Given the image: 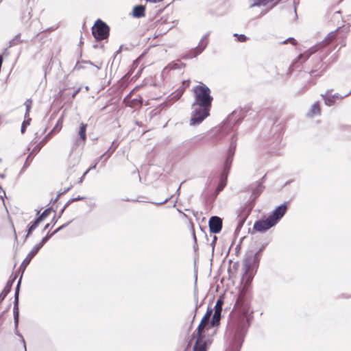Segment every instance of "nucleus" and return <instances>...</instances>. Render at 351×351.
Returning a JSON list of instances; mask_svg holds the SVG:
<instances>
[{
    "mask_svg": "<svg viewBox=\"0 0 351 351\" xmlns=\"http://www.w3.org/2000/svg\"><path fill=\"white\" fill-rule=\"evenodd\" d=\"M193 93L190 125H197L209 116L213 97L210 95V89L202 82L193 88Z\"/></svg>",
    "mask_w": 351,
    "mask_h": 351,
    "instance_id": "1",
    "label": "nucleus"
},
{
    "mask_svg": "<svg viewBox=\"0 0 351 351\" xmlns=\"http://www.w3.org/2000/svg\"><path fill=\"white\" fill-rule=\"evenodd\" d=\"M247 330V319L244 316L233 315L228 322L226 335L231 340L232 351H239Z\"/></svg>",
    "mask_w": 351,
    "mask_h": 351,
    "instance_id": "2",
    "label": "nucleus"
},
{
    "mask_svg": "<svg viewBox=\"0 0 351 351\" xmlns=\"http://www.w3.org/2000/svg\"><path fill=\"white\" fill-rule=\"evenodd\" d=\"M287 210V206L286 203L280 204L274 210L272 213L269 215L266 219L256 221L253 226V228L259 232L267 231L280 221L285 215Z\"/></svg>",
    "mask_w": 351,
    "mask_h": 351,
    "instance_id": "3",
    "label": "nucleus"
},
{
    "mask_svg": "<svg viewBox=\"0 0 351 351\" xmlns=\"http://www.w3.org/2000/svg\"><path fill=\"white\" fill-rule=\"evenodd\" d=\"M259 259L256 254H250L245 256L243 260L244 273L242 276V280L245 284H250L256 271L258 265Z\"/></svg>",
    "mask_w": 351,
    "mask_h": 351,
    "instance_id": "4",
    "label": "nucleus"
},
{
    "mask_svg": "<svg viewBox=\"0 0 351 351\" xmlns=\"http://www.w3.org/2000/svg\"><path fill=\"white\" fill-rule=\"evenodd\" d=\"M110 28L108 25L100 19L97 20L92 27V34L95 39L104 40L108 37Z\"/></svg>",
    "mask_w": 351,
    "mask_h": 351,
    "instance_id": "5",
    "label": "nucleus"
},
{
    "mask_svg": "<svg viewBox=\"0 0 351 351\" xmlns=\"http://www.w3.org/2000/svg\"><path fill=\"white\" fill-rule=\"evenodd\" d=\"M210 34V32H207L199 40L197 46L190 51H189L186 55L185 58L191 59L193 58H196L197 56L201 54L203 51L206 49L208 44V37Z\"/></svg>",
    "mask_w": 351,
    "mask_h": 351,
    "instance_id": "6",
    "label": "nucleus"
},
{
    "mask_svg": "<svg viewBox=\"0 0 351 351\" xmlns=\"http://www.w3.org/2000/svg\"><path fill=\"white\" fill-rule=\"evenodd\" d=\"M223 304V301L221 298L217 300L215 306V312L210 322L212 327L217 326L219 324Z\"/></svg>",
    "mask_w": 351,
    "mask_h": 351,
    "instance_id": "7",
    "label": "nucleus"
},
{
    "mask_svg": "<svg viewBox=\"0 0 351 351\" xmlns=\"http://www.w3.org/2000/svg\"><path fill=\"white\" fill-rule=\"evenodd\" d=\"M210 231L212 233H219L222 228V220L219 217L213 216L208 221Z\"/></svg>",
    "mask_w": 351,
    "mask_h": 351,
    "instance_id": "8",
    "label": "nucleus"
},
{
    "mask_svg": "<svg viewBox=\"0 0 351 351\" xmlns=\"http://www.w3.org/2000/svg\"><path fill=\"white\" fill-rule=\"evenodd\" d=\"M213 313V309L210 308H208L207 311L202 317L197 328V334H203V330L208 325L209 320L210 318V316Z\"/></svg>",
    "mask_w": 351,
    "mask_h": 351,
    "instance_id": "9",
    "label": "nucleus"
},
{
    "mask_svg": "<svg viewBox=\"0 0 351 351\" xmlns=\"http://www.w3.org/2000/svg\"><path fill=\"white\" fill-rule=\"evenodd\" d=\"M197 339L193 348L194 351H206V344L204 341L203 334H197Z\"/></svg>",
    "mask_w": 351,
    "mask_h": 351,
    "instance_id": "10",
    "label": "nucleus"
},
{
    "mask_svg": "<svg viewBox=\"0 0 351 351\" xmlns=\"http://www.w3.org/2000/svg\"><path fill=\"white\" fill-rule=\"evenodd\" d=\"M14 280H15V278H13L12 279H10L7 282L5 287H4L2 292L0 293V303L5 299V298L7 296L8 293L10 291L11 288L14 282Z\"/></svg>",
    "mask_w": 351,
    "mask_h": 351,
    "instance_id": "11",
    "label": "nucleus"
},
{
    "mask_svg": "<svg viewBox=\"0 0 351 351\" xmlns=\"http://www.w3.org/2000/svg\"><path fill=\"white\" fill-rule=\"evenodd\" d=\"M118 146L119 143H117L116 141H112L111 146L103 155L100 156V158L106 157V159L104 160V162H106L112 156V154L114 153V152L116 150Z\"/></svg>",
    "mask_w": 351,
    "mask_h": 351,
    "instance_id": "12",
    "label": "nucleus"
},
{
    "mask_svg": "<svg viewBox=\"0 0 351 351\" xmlns=\"http://www.w3.org/2000/svg\"><path fill=\"white\" fill-rule=\"evenodd\" d=\"M326 66L322 62L321 60H319L317 66L313 69L311 71V75L315 74V76H319L325 71Z\"/></svg>",
    "mask_w": 351,
    "mask_h": 351,
    "instance_id": "13",
    "label": "nucleus"
},
{
    "mask_svg": "<svg viewBox=\"0 0 351 351\" xmlns=\"http://www.w3.org/2000/svg\"><path fill=\"white\" fill-rule=\"evenodd\" d=\"M322 97L324 100L325 104L328 106H332L335 102L330 90H327L325 93L322 94Z\"/></svg>",
    "mask_w": 351,
    "mask_h": 351,
    "instance_id": "14",
    "label": "nucleus"
},
{
    "mask_svg": "<svg viewBox=\"0 0 351 351\" xmlns=\"http://www.w3.org/2000/svg\"><path fill=\"white\" fill-rule=\"evenodd\" d=\"M145 6L142 5H136L133 9V16L135 18H141L145 16Z\"/></svg>",
    "mask_w": 351,
    "mask_h": 351,
    "instance_id": "15",
    "label": "nucleus"
},
{
    "mask_svg": "<svg viewBox=\"0 0 351 351\" xmlns=\"http://www.w3.org/2000/svg\"><path fill=\"white\" fill-rule=\"evenodd\" d=\"M320 114V108L319 102L314 103L309 112L307 113L308 117H313Z\"/></svg>",
    "mask_w": 351,
    "mask_h": 351,
    "instance_id": "16",
    "label": "nucleus"
},
{
    "mask_svg": "<svg viewBox=\"0 0 351 351\" xmlns=\"http://www.w3.org/2000/svg\"><path fill=\"white\" fill-rule=\"evenodd\" d=\"M265 176H264L261 178V181L258 182L256 187L252 189V195L254 196V198H256L263 191L264 186H263V183L265 180Z\"/></svg>",
    "mask_w": 351,
    "mask_h": 351,
    "instance_id": "17",
    "label": "nucleus"
},
{
    "mask_svg": "<svg viewBox=\"0 0 351 351\" xmlns=\"http://www.w3.org/2000/svg\"><path fill=\"white\" fill-rule=\"evenodd\" d=\"M36 254V253L31 250L22 262L20 268L23 269V270H25Z\"/></svg>",
    "mask_w": 351,
    "mask_h": 351,
    "instance_id": "18",
    "label": "nucleus"
},
{
    "mask_svg": "<svg viewBox=\"0 0 351 351\" xmlns=\"http://www.w3.org/2000/svg\"><path fill=\"white\" fill-rule=\"evenodd\" d=\"M51 132H49L47 134V136L36 145L35 146L32 151L37 154L40 152L42 147L47 143V141L51 138Z\"/></svg>",
    "mask_w": 351,
    "mask_h": 351,
    "instance_id": "19",
    "label": "nucleus"
},
{
    "mask_svg": "<svg viewBox=\"0 0 351 351\" xmlns=\"http://www.w3.org/2000/svg\"><path fill=\"white\" fill-rule=\"evenodd\" d=\"M228 173H223L221 180L217 186L216 193L218 194L221 192L226 185V180H227Z\"/></svg>",
    "mask_w": 351,
    "mask_h": 351,
    "instance_id": "20",
    "label": "nucleus"
},
{
    "mask_svg": "<svg viewBox=\"0 0 351 351\" xmlns=\"http://www.w3.org/2000/svg\"><path fill=\"white\" fill-rule=\"evenodd\" d=\"M13 314H14V326L16 328H18L19 317V302H14Z\"/></svg>",
    "mask_w": 351,
    "mask_h": 351,
    "instance_id": "21",
    "label": "nucleus"
},
{
    "mask_svg": "<svg viewBox=\"0 0 351 351\" xmlns=\"http://www.w3.org/2000/svg\"><path fill=\"white\" fill-rule=\"evenodd\" d=\"M317 50V47L315 46L310 49L309 50L305 51L304 53H301L299 55L298 58L302 59L304 58V60H306L313 53H315Z\"/></svg>",
    "mask_w": 351,
    "mask_h": 351,
    "instance_id": "22",
    "label": "nucleus"
},
{
    "mask_svg": "<svg viewBox=\"0 0 351 351\" xmlns=\"http://www.w3.org/2000/svg\"><path fill=\"white\" fill-rule=\"evenodd\" d=\"M182 95V90H177L173 93L171 95L169 96L167 102L172 104L176 101H178L181 97Z\"/></svg>",
    "mask_w": 351,
    "mask_h": 351,
    "instance_id": "23",
    "label": "nucleus"
},
{
    "mask_svg": "<svg viewBox=\"0 0 351 351\" xmlns=\"http://www.w3.org/2000/svg\"><path fill=\"white\" fill-rule=\"evenodd\" d=\"M271 0H250V7L266 6Z\"/></svg>",
    "mask_w": 351,
    "mask_h": 351,
    "instance_id": "24",
    "label": "nucleus"
},
{
    "mask_svg": "<svg viewBox=\"0 0 351 351\" xmlns=\"http://www.w3.org/2000/svg\"><path fill=\"white\" fill-rule=\"evenodd\" d=\"M233 156H234V155H231L229 154H227V157H226V162L224 164V170H223V173H228V171L230 168V166H231V164L232 162Z\"/></svg>",
    "mask_w": 351,
    "mask_h": 351,
    "instance_id": "25",
    "label": "nucleus"
},
{
    "mask_svg": "<svg viewBox=\"0 0 351 351\" xmlns=\"http://www.w3.org/2000/svg\"><path fill=\"white\" fill-rule=\"evenodd\" d=\"M87 124L82 123L80 124V130L78 132V134L80 138L84 142L86 140V131Z\"/></svg>",
    "mask_w": 351,
    "mask_h": 351,
    "instance_id": "26",
    "label": "nucleus"
},
{
    "mask_svg": "<svg viewBox=\"0 0 351 351\" xmlns=\"http://www.w3.org/2000/svg\"><path fill=\"white\" fill-rule=\"evenodd\" d=\"M237 137L236 136H233L231 139V142H230V147H229V149H228V154H231V155H234V152H235V149H236V147H237Z\"/></svg>",
    "mask_w": 351,
    "mask_h": 351,
    "instance_id": "27",
    "label": "nucleus"
},
{
    "mask_svg": "<svg viewBox=\"0 0 351 351\" xmlns=\"http://www.w3.org/2000/svg\"><path fill=\"white\" fill-rule=\"evenodd\" d=\"M21 43L22 40L21 39V34L19 33L9 42V47L18 45Z\"/></svg>",
    "mask_w": 351,
    "mask_h": 351,
    "instance_id": "28",
    "label": "nucleus"
},
{
    "mask_svg": "<svg viewBox=\"0 0 351 351\" xmlns=\"http://www.w3.org/2000/svg\"><path fill=\"white\" fill-rule=\"evenodd\" d=\"M62 122L63 117L62 116L61 117L59 118L56 125L53 127V130L50 132H51L52 134L53 132H59L62 129Z\"/></svg>",
    "mask_w": 351,
    "mask_h": 351,
    "instance_id": "29",
    "label": "nucleus"
},
{
    "mask_svg": "<svg viewBox=\"0 0 351 351\" xmlns=\"http://www.w3.org/2000/svg\"><path fill=\"white\" fill-rule=\"evenodd\" d=\"M36 154H35L32 150V152H30V154H29V156H27L25 162V164H24V166L23 167V169H25L26 167H27L30 163H31V161L33 158V157L36 155Z\"/></svg>",
    "mask_w": 351,
    "mask_h": 351,
    "instance_id": "30",
    "label": "nucleus"
},
{
    "mask_svg": "<svg viewBox=\"0 0 351 351\" xmlns=\"http://www.w3.org/2000/svg\"><path fill=\"white\" fill-rule=\"evenodd\" d=\"M335 32H330L328 34L327 37L325 38L324 45L329 44L332 40L335 39Z\"/></svg>",
    "mask_w": 351,
    "mask_h": 351,
    "instance_id": "31",
    "label": "nucleus"
},
{
    "mask_svg": "<svg viewBox=\"0 0 351 351\" xmlns=\"http://www.w3.org/2000/svg\"><path fill=\"white\" fill-rule=\"evenodd\" d=\"M21 282V278L18 281L16 287L15 289L14 302H19V289H20Z\"/></svg>",
    "mask_w": 351,
    "mask_h": 351,
    "instance_id": "32",
    "label": "nucleus"
},
{
    "mask_svg": "<svg viewBox=\"0 0 351 351\" xmlns=\"http://www.w3.org/2000/svg\"><path fill=\"white\" fill-rule=\"evenodd\" d=\"M233 36L234 37H237L238 41L241 42V43L245 42L247 40V37L244 34H239L235 33V34H234Z\"/></svg>",
    "mask_w": 351,
    "mask_h": 351,
    "instance_id": "33",
    "label": "nucleus"
},
{
    "mask_svg": "<svg viewBox=\"0 0 351 351\" xmlns=\"http://www.w3.org/2000/svg\"><path fill=\"white\" fill-rule=\"evenodd\" d=\"M32 100L30 99H28L25 101V106L26 107V112H25V116L29 113V110H30V108H31V106H32Z\"/></svg>",
    "mask_w": 351,
    "mask_h": 351,
    "instance_id": "34",
    "label": "nucleus"
},
{
    "mask_svg": "<svg viewBox=\"0 0 351 351\" xmlns=\"http://www.w3.org/2000/svg\"><path fill=\"white\" fill-rule=\"evenodd\" d=\"M44 245V244L40 241L38 243L35 245L34 247L32 249V251H33L34 253L37 254L40 249Z\"/></svg>",
    "mask_w": 351,
    "mask_h": 351,
    "instance_id": "35",
    "label": "nucleus"
},
{
    "mask_svg": "<svg viewBox=\"0 0 351 351\" xmlns=\"http://www.w3.org/2000/svg\"><path fill=\"white\" fill-rule=\"evenodd\" d=\"M349 95H351V91L350 93L344 95H340L339 93H335V94H333L332 95V97L335 99V100H336V99H343L344 97H346Z\"/></svg>",
    "mask_w": 351,
    "mask_h": 351,
    "instance_id": "36",
    "label": "nucleus"
},
{
    "mask_svg": "<svg viewBox=\"0 0 351 351\" xmlns=\"http://www.w3.org/2000/svg\"><path fill=\"white\" fill-rule=\"evenodd\" d=\"M50 212L51 208H47L41 213V215L38 217H40L41 221H43L47 216L49 215Z\"/></svg>",
    "mask_w": 351,
    "mask_h": 351,
    "instance_id": "37",
    "label": "nucleus"
},
{
    "mask_svg": "<svg viewBox=\"0 0 351 351\" xmlns=\"http://www.w3.org/2000/svg\"><path fill=\"white\" fill-rule=\"evenodd\" d=\"M41 221V219H40V217H37L34 221H32L29 226H32L34 229H36L38 224L40 223Z\"/></svg>",
    "mask_w": 351,
    "mask_h": 351,
    "instance_id": "38",
    "label": "nucleus"
},
{
    "mask_svg": "<svg viewBox=\"0 0 351 351\" xmlns=\"http://www.w3.org/2000/svg\"><path fill=\"white\" fill-rule=\"evenodd\" d=\"M72 221V220L68 221L67 223L62 225L61 226H60L58 228H57L56 230H54L52 233L53 234V235L55 234H56L57 232H58L60 230H62L63 228H66L71 222Z\"/></svg>",
    "mask_w": 351,
    "mask_h": 351,
    "instance_id": "39",
    "label": "nucleus"
},
{
    "mask_svg": "<svg viewBox=\"0 0 351 351\" xmlns=\"http://www.w3.org/2000/svg\"><path fill=\"white\" fill-rule=\"evenodd\" d=\"M15 334L21 338V341L23 344L25 351H26V345H25V339H23V336L19 332L17 328H15Z\"/></svg>",
    "mask_w": 351,
    "mask_h": 351,
    "instance_id": "40",
    "label": "nucleus"
},
{
    "mask_svg": "<svg viewBox=\"0 0 351 351\" xmlns=\"http://www.w3.org/2000/svg\"><path fill=\"white\" fill-rule=\"evenodd\" d=\"M53 236V234L51 232V233H47V235L45 237H44L42 240L40 241L43 244H45V243H47V241L52 237Z\"/></svg>",
    "mask_w": 351,
    "mask_h": 351,
    "instance_id": "41",
    "label": "nucleus"
},
{
    "mask_svg": "<svg viewBox=\"0 0 351 351\" xmlns=\"http://www.w3.org/2000/svg\"><path fill=\"white\" fill-rule=\"evenodd\" d=\"M30 121H31V119H27L23 122L22 126H21V130L22 133H23L25 132V128L27 127V125H29Z\"/></svg>",
    "mask_w": 351,
    "mask_h": 351,
    "instance_id": "42",
    "label": "nucleus"
},
{
    "mask_svg": "<svg viewBox=\"0 0 351 351\" xmlns=\"http://www.w3.org/2000/svg\"><path fill=\"white\" fill-rule=\"evenodd\" d=\"M178 68H179V66H178V63H171L166 67V69H176Z\"/></svg>",
    "mask_w": 351,
    "mask_h": 351,
    "instance_id": "43",
    "label": "nucleus"
},
{
    "mask_svg": "<svg viewBox=\"0 0 351 351\" xmlns=\"http://www.w3.org/2000/svg\"><path fill=\"white\" fill-rule=\"evenodd\" d=\"M100 159H101L100 158H98V160H97V161L95 162V165H93V166H91L90 167H89V169H88L85 173H84V175H86L88 171H90V170H92V169H95V168H96V166H97V165L98 162L100 160Z\"/></svg>",
    "mask_w": 351,
    "mask_h": 351,
    "instance_id": "44",
    "label": "nucleus"
},
{
    "mask_svg": "<svg viewBox=\"0 0 351 351\" xmlns=\"http://www.w3.org/2000/svg\"><path fill=\"white\" fill-rule=\"evenodd\" d=\"M287 41L291 42V43L293 45H295L296 44L295 40L292 37H290V38H287V40H285V41H283V43H286Z\"/></svg>",
    "mask_w": 351,
    "mask_h": 351,
    "instance_id": "45",
    "label": "nucleus"
},
{
    "mask_svg": "<svg viewBox=\"0 0 351 351\" xmlns=\"http://www.w3.org/2000/svg\"><path fill=\"white\" fill-rule=\"evenodd\" d=\"M85 199L84 197L78 196V197H74V198H71V199H69V202L82 200V199Z\"/></svg>",
    "mask_w": 351,
    "mask_h": 351,
    "instance_id": "46",
    "label": "nucleus"
},
{
    "mask_svg": "<svg viewBox=\"0 0 351 351\" xmlns=\"http://www.w3.org/2000/svg\"><path fill=\"white\" fill-rule=\"evenodd\" d=\"M35 230L32 226H29L28 230H27V234L25 236V239L28 237V236L30 234V233Z\"/></svg>",
    "mask_w": 351,
    "mask_h": 351,
    "instance_id": "47",
    "label": "nucleus"
},
{
    "mask_svg": "<svg viewBox=\"0 0 351 351\" xmlns=\"http://www.w3.org/2000/svg\"><path fill=\"white\" fill-rule=\"evenodd\" d=\"M71 187V186H69V187H68L66 189H64V191H62V193H58L55 200H56L62 194H63V193L67 192L68 191H69Z\"/></svg>",
    "mask_w": 351,
    "mask_h": 351,
    "instance_id": "48",
    "label": "nucleus"
},
{
    "mask_svg": "<svg viewBox=\"0 0 351 351\" xmlns=\"http://www.w3.org/2000/svg\"><path fill=\"white\" fill-rule=\"evenodd\" d=\"M169 199H170V198H166L165 200L160 202H152V204H157V205H162L166 202H167L169 201Z\"/></svg>",
    "mask_w": 351,
    "mask_h": 351,
    "instance_id": "49",
    "label": "nucleus"
},
{
    "mask_svg": "<svg viewBox=\"0 0 351 351\" xmlns=\"http://www.w3.org/2000/svg\"><path fill=\"white\" fill-rule=\"evenodd\" d=\"M244 219H239V221L238 223V225H237V229H239L241 228V226H243V223H244Z\"/></svg>",
    "mask_w": 351,
    "mask_h": 351,
    "instance_id": "50",
    "label": "nucleus"
},
{
    "mask_svg": "<svg viewBox=\"0 0 351 351\" xmlns=\"http://www.w3.org/2000/svg\"><path fill=\"white\" fill-rule=\"evenodd\" d=\"M80 90L81 87H79L77 89H76L71 95L72 98H74L76 96V95L80 91Z\"/></svg>",
    "mask_w": 351,
    "mask_h": 351,
    "instance_id": "51",
    "label": "nucleus"
},
{
    "mask_svg": "<svg viewBox=\"0 0 351 351\" xmlns=\"http://www.w3.org/2000/svg\"><path fill=\"white\" fill-rule=\"evenodd\" d=\"M272 6H273V5L270 6V7H269V8H267V9L263 10L261 12V15H265V14L266 13H267V12H268V11H269L271 8H272Z\"/></svg>",
    "mask_w": 351,
    "mask_h": 351,
    "instance_id": "52",
    "label": "nucleus"
},
{
    "mask_svg": "<svg viewBox=\"0 0 351 351\" xmlns=\"http://www.w3.org/2000/svg\"><path fill=\"white\" fill-rule=\"evenodd\" d=\"M71 202H69V200L66 203V204L64 205V208L62 209L61 212H60V214L63 213L64 210L69 205V204L71 203Z\"/></svg>",
    "mask_w": 351,
    "mask_h": 351,
    "instance_id": "53",
    "label": "nucleus"
},
{
    "mask_svg": "<svg viewBox=\"0 0 351 351\" xmlns=\"http://www.w3.org/2000/svg\"><path fill=\"white\" fill-rule=\"evenodd\" d=\"M71 202H69V200L66 203V204L64 205V208L62 209L61 212H60V214L63 213L64 210L69 205V204L71 203Z\"/></svg>",
    "mask_w": 351,
    "mask_h": 351,
    "instance_id": "54",
    "label": "nucleus"
},
{
    "mask_svg": "<svg viewBox=\"0 0 351 351\" xmlns=\"http://www.w3.org/2000/svg\"><path fill=\"white\" fill-rule=\"evenodd\" d=\"M147 2H151V3H158V2H160V1H162L163 0H146Z\"/></svg>",
    "mask_w": 351,
    "mask_h": 351,
    "instance_id": "55",
    "label": "nucleus"
},
{
    "mask_svg": "<svg viewBox=\"0 0 351 351\" xmlns=\"http://www.w3.org/2000/svg\"><path fill=\"white\" fill-rule=\"evenodd\" d=\"M193 238L194 239L195 243H196L197 239H196V236H195L194 231H193Z\"/></svg>",
    "mask_w": 351,
    "mask_h": 351,
    "instance_id": "56",
    "label": "nucleus"
},
{
    "mask_svg": "<svg viewBox=\"0 0 351 351\" xmlns=\"http://www.w3.org/2000/svg\"><path fill=\"white\" fill-rule=\"evenodd\" d=\"M216 240H217V237H216V236H214V237H213V242H212V245H214V244H215V243Z\"/></svg>",
    "mask_w": 351,
    "mask_h": 351,
    "instance_id": "57",
    "label": "nucleus"
},
{
    "mask_svg": "<svg viewBox=\"0 0 351 351\" xmlns=\"http://www.w3.org/2000/svg\"><path fill=\"white\" fill-rule=\"evenodd\" d=\"M49 224H47V225L45 226L44 230H47V229L49 228Z\"/></svg>",
    "mask_w": 351,
    "mask_h": 351,
    "instance_id": "58",
    "label": "nucleus"
},
{
    "mask_svg": "<svg viewBox=\"0 0 351 351\" xmlns=\"http://www.w3.org/2000/svg\"><path fill=\"white\" fill-rule=\"evenodd\" d=\"M180 187H181V184L178 186V189H177V192H178V193H180Z\"/></svg>",
    "mask_w": 351,
    "mask_h": 351,
    "instance_id": "59",
    "label": "nucleus"
},
{
    "mask_svg": "<svg viewBox=\"0 0 351 351\" xmlns=\"http://www.w3.org/2000/svg\"><path fill=\"white\" fill-rule=\"evenodd\" d=\"M87 64H90V65H94V64H93V62H90V61H89V62H87Z\"/></svg>",
    "mask_w": 351,
    "mask_h": 351,
    "instance_id": "60",
    "label": "nucleus"
},
{
    "mask_svg": "<svg viewBox=\"0 0 351 351\" xmlns=\"http://www.w3.org/2000/svg\"><path fill=\"white\" fill-rule=\"evenodd\" d=\"M0 177L3 178L5 177V175L4 174H0Z\"/></svg>",
    "mask_w": 351,
    "mask_h": 351,
    "instance_id": "61",
    "label": "nucleus"
},
{
    "mask_svg": "<svg viewBox=\"0 0 351 351\" xmlns=\"http://www.w3.org/2000/svg\"><path fill=\"white\" fill-rule=\"evenodd\" d=\"M239 300H238L236 302V305H239Z\"/></svg>",
    "mask_w": 351,
    "mask_h": 351,
    "instance_id": "62",
    "label": "nucleus"
},
{
    "mask_svg": "<svg viewBox=\"0 0 351 351\" xmlns=\"http://www.w3.org/2000/svg\"><path fill=\"white\" fill-rule=\"evenodd\" d=\"M85 88H86V90H88V89H89L88 86H86Z\"/></svg>",
    "mask_w": 351,
    "mask_h": 351,
    "instance_id": "63",
    "label": "nucleus"
}]
</instances>
